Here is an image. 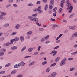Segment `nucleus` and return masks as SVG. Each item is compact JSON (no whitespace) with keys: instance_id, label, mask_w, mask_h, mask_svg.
<instances>
[{"instance_id":"10","label":"nucleus","mask_w":77,"mask_h":77,"mask_svg":"<svg viewBox=\"0 0 77 77\" xmlns=\"http://www.w3.org/2000/svg\"><path fill=\"white\" fill-rule=\"evenodd\" d=\"M34 64H35V62L32 61L29 64V66H32V65H33Z\"/></svg>"},{"instance_id":"32","label":"nucleus","mask_w":77,"mask_h":77,"mask_svg":"<svg viewBox=\"0 0 77 77\" xmlns=\"http://www.w3.org/2000/svg\"><path fill=\"white\" fill-rule=\"evenodd\" d=\"M17 32H12L11 34L12 36H14V35H15L16 34H17Z\"/></svg>"},{"instance_id":"40","label":"nucleus","mask_w":77,"mask_h":77,"mask_svg":"<svg viewBox=\"0 0 77 77\" xmlns=\"http://www.w3.org/2000/svg\"><path fill=\"white\" fill-rule=\"evenodd\" d=\"M73 59H74V58L70 57V58H69L68 59V60L70 61V60H73Z\"/></svg>"},{"instance_id":"21","label":"nucleus","mask_w":77,"mask_h":77,"mask_svg":"<svg viewBox=\"0 0 77 77\" xmlns=\"http://www.w3.org/2000/svg\"><path fill=\"white\" fill-rule=\"evenodd\" d=\"M48 6L47 4H46L44 10L45 11H47V9H48Z\"/></svg>"},{"instance_id":"39","label":"nucleus","mask_w":77,"mask_h":77,"mask_svg":"<svg viewBox=\"0 0 77 77\" xmlns=\"http://www.w3.org/2000/svg\"><path fill=\"white\" fill-rule=\"evenodd\" d=\"M28 6L32 7L33 6V4L32 3H29L27 5Z\"/></svg>"},{"instance_id":"27","label":"nucleus","mask_w":77,"mask_h":77,"mask_svg":"<svg viewBox=\"0 0 77 77\" xmlns=\"http://www.w3.org/2000/svg\"><path fill=\"white\" fill-rule=\"evenodd\" d=\"M60 59V57H57L56 58L55 60V62H58V61Z\"/></svg>"},{"instance_id":"2","label":"nucleus","mask_w":77,"mask_h":77,"mask_svg":"<svg viewBox=\"0 0 77 77\" xmlns=\"http://www.w3.org/2000/svg\"><path fill=\"white\" fill-rule=\"evenodd\" d=\"M57 51H53L51 52L50 54H53L52 56L53 57H54V56H55L56 54H57Z\"/></svg>"},{"instance_id":"23","label":"nucleus","mask_w":77,"mask_h":77,"mask_svg":"<svg viewBox=\"0 0 77 77\" xmlns=\"http://www.w3.org/2000/svg\"><path fill=\"white\" fill-rule=\"evenodd\" d=\"M20 40L21 42H23L24 40V37L23 36H21L20 37Z\"/></svg>"},{"instance_id":"61","label":"nucleus","mask_w":77,"mask_h":77,"mask_svg":"<svg viewBox=\"0 0 77 77\" xmlns=\"http://www.w3.org/2000/svg\"><path fill=\"white\" fill-rule=\"evenodd\" d=\"M74 48H77V44H75L74 46Z\"/></svg>"},{"instance_id":"14","label":"nucleus","mask_w":77,"mask_h":77,"mask_svg":"<svg viewBox=\"0 0 77 77\" xmlns=\"http://www.w3.org/2000/svg\"><path fill=\"white\" fill-rule=\"evenodd\" d=\"M29 52H32L33 51V48H30L28 50Z\"/></svg>"},{"instance_id":"48","label":"nucleus","mask_w":77,"mask_h":77,"mask_svg":"<svg viewBox=\"0 0 77 77\" xmlns=\"http://www.w3.org/2000/svg\"><path fill=\"white\" fill-rule=\"evenodd\" d=\"M37 16V14H34L32 15V17H36Z\"/></svg>"},{"instance_id":"37","label":"nucleus","mask_w":77,"mask_h":77,"mask_svg":"<svg viewBox=\"0 0 77 77\" xmlns=\"http://www.w3.org/2000/svg\"><path fill=\"white\" fill-rule=\"evenodd\" d=\"M74 14H72L70 16H69V18H72V17H73V16H74Z\"/></svg>"},{"instance_id":"11","label":"nucleus","mask_w":77,"mask_h":77,"mask_svg":"<svg viewBox=\"0 0 77 77\" xmlns=\"http://www.w3.org/2000/svg\"><path fill=\"white\" fill-rule=\"evenodd\" d=\"M26 49V46H24L23 47L21 50V52H23Z\"/></svg>"},{"instance_id":"44","label":"nucleus","mask_w":77,"mask_h":77,"mask_svg":"<svg viewBox=\"0 0 77 77\" xmlns=\"http://www.w3.org/2000/svg\"><path fill=\"white\" fill-rule=\"evenodd\" d=\"M11 6V4H8L6 5V7L7 8H9L10 6Z\"/></svg>"},{"instance_id":"9","label":"nucleus","mask_w":77,"mask_h":77,"mask_svg":"<svg viewBox=\"0 0 77 77\" xmlns=\"http://www.w3.org/2000/svg\"><path fill=\"white\" fill-rule=\"evenodd\" d=\"M33 21H35V22H38L39 21V20L38 18L36 17H34L33 18Z\"/></svg>"},{"instance_id":"7","label":"nucleus","mask_w":77,"mask_h":77,"mask_svg":"<svg viewBox=\"0 0 77 77\" xmlns=\"http://www.w3.org/2000/svg\"><path fill=\"white\" fill-rule=\"evenodd\" d=\"M18 48L17 46H13L11 48V49L13 50H17Z\"/></svg>"},{"instance_id":"30","label":"nucleus","mask_w":77,"mask_h":77,"mask_svg":"<svg viewBox=\"0 0 77 77\" xmlns=\"http://www.w3.org/2000/svg\"><path fill=\"white\" fill-rule=\"evenodd\" d=\"M69 27L70 29H72V30H74L75 29V28L72 26H69Z\"/></svg>"},{"instance_id":"57","label":"nucleus","mask_w":77,"mask_h":77,"mask_svg":"<svg viewBox=\"0 0 77 77\" xmlns=\"http://www.w3.org/2000/svg\"><path fill=\"white\" fill-rule=\"evenodd\" d=\"M13 1L14 0H9L8 1V2H9V3H12V2H13Z\"/></svg>"},{"instance_id":"18","label":"nucleus","mask_w":77,"mask_h":77,"mask_svg":"<svg viewBox=\"0 0 77 77\" xmlns=\"http://www.w3.org/2000/svg\"><path fill=\"white\" fill-rule=\"evenodd\" d=\"M27 34L28 35H31L32 34V31H29L27 32Z\"/></svg>"},{"instance_id":"19","label":"nucleus","mask_w":77,"mask_h":77,"mask_svg":"<svg viewBox=\"0 0 77 77\" xmlns=\"http://www.w3.org/2000/svg\"><path fill=\"white\" fill-rule=\"evenodd\" d=\"M20 64H21V66H24L25 65V63L23 62V61H21L20 62Z\"/></svg>"},{"instance_id":"8","label":"nucleus","mask_w":77,"mask_h":77,"mask_svg":"<svg viewBox=\"0 0 77 77\" xmlns=\"http://www.w3.org/2000/svg\"><path fill=\"white\" fill-rule=\"evenodd\" d=\"M50 3L51 5H54V0H50Z\"/></svg>"},{"instance_id":"28","label":"nucleus","mask_w":77,"mask_h":77,"mask_svg":"<svg viewBox=\"0 0 77 77\" xmlns=\"http://www.w3.org/2000/svg\"><path fill=\"white\" fill-rule=\"evenodd\" d=\"M5 54V52H1L0 53V56H3Z\"/></svg>"},{"instance_id":"59","label":"nucleus","mask_w":77,"mask_h":77,"mask_svg":"<svg viewBox=\"0 0 77 77\" xmlns=\"http://www.w3.org/2000/svg\"><path fill=\"white\" fill-rule=\"evenodd\" d=\"M53 26L54 27H57L58 26L56 24H54V25H53Z\"/></svg>"},{"instance_id":"56","label":"nucleus","mask_w":77,"mask_h":77,"mask_svg":"<svg viewBox=\"0 0 77 77\" xmlns=\"http://www.w3.org/2000/svg\"><path fill=\"white\" fill-rule=\"evenodd\" d=\"M50 41L48 40V41H46V42H45V43L46 44H49V43H50Z\"/></svg>"},{"instance_id":"36","label":"nucleus","mask_w":77,"mask_h":77,"mask_svg":"<svg viewBox=\"0 0 77 77\" xmlns=\"http://www.w3.org/2000/svg\"><path fill=\"white\" fill-rule=\"evenodd\" d=\"M47 62L46 61H45L42 63V65H44L47 64Z\"/></svg>"},{"instance_id":"38","label":"nucleus","mask_w":77,"mask_h":77,"mask_svg":"<svg viewBox=\"0 0 77 77\" xmlns=\"http://www.w3.org/2000/svg\"><path fill=\"white\" fill-rule=\"evenodd\" d=\"M14 41V39H12L11 40V42L10 43H11V44H13V42Z\"/></svg>"},{"instance_id":"29","label":"nucleus","mask_w":77,"mask_h":77,"mask_svg":"<svg viewBox=\"0 0 77 77\" xmlns=\"http://www.w3.org/2000/svg\"><path fill=\"white\" fill-rule=\"evenodd\" d=\"M38 13L39 14L43 13V11L41 10H38Z\"/></svg>"},{"instance_id":"51","label":"nucleus","mask_w":77,"mask_h":77,"mask_svg":"<svg viewBox=\"0 0 77 77\" xmlns=\"http://www.w3.org/2000/svg\"><path fill=\"white\" fill-rule=\"evenodd\" d=\"M39 53L38 52H35L34 53V55H37Z\"/></svg>"},{"instance_id":"31","label":"nucleus","mask_w":77,"mask_h":77,"mask_svg":"<svg viewBox=\"0 0 77 77\" xmlns=\"http://www.w3.org/2000/svg\"><path fill=\"white\" fill-rule=\"evenodd\" d=\"M1 14L2 15L5 16V15H6V13L4 12H2L1 13Z\"/></svg>"},{"instance_id":"62","label":"nucleus","mask_w":77,"mask_h":77,"mask_svg":"<svg viewBox=\"0 0 77 77\" xmlns=\"http://www.w3.org/2000/svg\"><path fill=\"white\" fill-rule=\"evenodd\" d=\"M4 39H5V37H2L1 38V41H3Z\"/></svg>"},{"instance_id":"1","label":"nucleus","mask_w":77,"mask_h":77,"mask_svg":"<svg viewBox=\"0 0 77 77\" xmlns=\"http://www.w3.org/2000/svg\"><path fill=\"white\" fill-rule=\"evenodd\" d=\"M66 3V5L68 6L67 8V9H69L70 10H72L73 9V7L71 6V4L69 3V0H67V1Z\"/></svg>"},{"instance_id":"58","label":"nucleus","mask_w":77,"mask_h":77,"mask_svg":"<svg viewBox=\"0 0 77 77\" xmlns=\"http://www.w3.org/2000/svg\"><path fill=\"white\" fill-rule=\"evenodd\" d=\"M51 21H55L56 20L54 19H53V18H51L50 19Z\"/></svg>"},{"instance_id":"47","label":"nucleus","mask_w":77,"mask_h":77,"mask_svg":"<svg viewBox=\"0 0 77 77\" xmlns=\"http://www.w3.org/2000/svg\"><path fill=\"white\" fill-rule=\"evenodd\" d=\"M5 71H2L0 72V74H5Z\"/></svg>"},{"instance_id":"15","label":"nucleus","mask_w":77,"mask_h":77,"mask_svg":"<svg viewBox=\"0 0 77 77\" xmlns=\"http://www.w3.org/2000/svg\"><path fill=\"white\" fill-rule=\"evenodd\" d=\"M45 41V39L44 37L42 38L40 40V41L41 42H44Z\"/></svg>"},{"instance_id":"41","label":"nucleus","mask_w":77,"mask_h":77,"mask_svg":"<svg viewBox=\"0 0 77 77\" xmlns=\"http://www.w3.org/2000/svg\"><path fill=\"white\" fill-rule=\"evenodd\" d=\"M56 65V63H53V64H52L50 66L51 67V66H55Z\"/></svg>"},{"instance_id":"60","label":"nucleus","mask_w":77,"mask_h":77,"mask_svg":"<svg viewBox=\"0 0 77 77\" xmlns=\"http://www.w3.org/2000/svg\"><path fill=\"white\" fill-rule=\"evenodd\" d=\"M60 42V40H58V41L56 42V44H58V43H59Z\"/></svg>"},{"instance_id":"46","label":"nucleus","mask_w":77,"mask_h":77,"mask_svg":"<svg viewBox=\"0 0 77 77\" xmlns=\"http://www.w3.org/2000/svg\"><path fill=\"white\" fill-rule=\"evenodd\" d=\"M14 68H18V66L17 64L15 65H14Z\"/></svg>"},{"instance_id":"20","label":"nucleus","mask_w":77,"mask_h":77,"mask_svg":"<svg viewBox=\"0 0 77 77\" xmlns=\"http://www.w3.org/2000/svg\"><path fill=\"white\" fill-rule=\"evenodd\" d=\"M49 38H50V35H48L45 36V40H47V39H48Z\"/></svg>"},{"instance_id":"63","label":"nucleus","mask_w":77,"mask_h":77,"mask_svg":"<svg viewBox=\"0 0 77 77\" xmlns=\"http://www.w3.org/2000/svg\"><path fill=\"white\" fill-rule=\"evenodd\" d=\"M13 6L14 7H17V5L16 4H13Z\"/></svg>"},{"instance_id":"55","label":"nucleus","mask_w":77,"mask_h":77,"mask_svg":"<svg viewBox=\"0 0 77 77\" xmlns=\"http://www.w3.org/2000/svg\"><path fill=\"white\" fill-rule=\"evenodd\" d=\"M67 60V59L66 58H64L62 61L65 62H66V61Z\"/></svg>"},{"instance_id":"26","label":"nucleus","mask_w":77,"mask_h":77,"mask_svg":"<svg viewBox=\"0 0 77 77\" xmlns=\"http://www.w3.org/2000/svg\"><path fill=\"white\" fill-rule=\"evenodd\" d=\"M8 26H9V23H6L3 25V26L5 27H8Z\"/></svg>"},{"instance_id":"50","label":"nucleus","mask_w":77,"mask_h":77,"mask_svg":"<svg viewBox=\"0 0 77 77\" xmlns=\"http://www.w3.org/2000/svg\"><path fill=\"white\" fill-rule=\"evenodd\" d=\"M59 46H57L56 47H55L54 48V50H56V49H57V48H59Z\"/></svg>"},{"instance_id":"64","label":"nucleus","mask_w":77,"mask_h":77,"mask_svg":"<svg viewBox=\"0 0 77 77\" xmlns=\"http://www.w3.org/2000/svg\"><path fill=\"white\" fill-rule=\"evenodd\" d=\"M75 54H76L75 52H73L72 53H71V54H72V55H75Z\"/></svg>"},{"instance_id":"6","label":"nucleus","mask_w":77,"mask_h":77,"mask_svg":"<svg viewBox=\"0 0 77 77\" xmlns=\"http://www.w3.org/2000/svg\"><path fill=\"white\" fill-rule=\"evenodd\" d=\"M20 24H17L15 26V29H20Z\"/></svg>"},{"instance_id":"5","label":"nucleus","mask_w":77,"mask_h":77,"mask_svg":"<svg viewBox=\"0 0 77 77\" xmlns=\"http://www.w3.org/2000/svg\"><path fill=\"white\" fill-rule=\"evenodd\" d=\"M57 75V73L56 72H53L51 74V76H52L53 77H55Z\"/></svg>"},{"instance_id":"49","label":"nucleus","mask_w":77,"mask_h":77,"mask_svg":"<svg viewBox=\"0 0 77 77\" xmlns=\"http://www.w3.org/2000/svg\"><path fill=\"white\" fill-rule=\"evenodd\" d=\"M53 14V16L54 17H56V14H57V12H54Z\"/></svg>"},{"instance_id":"17","label":"nucleus","mask_w":77,"mask_h":77,"mask_svg":"<svg viewBox=\"0 0 77 77\" xmlns=\"http://www.w3.org/2000/svg\"><path fill=\"white\" fill-rule=\"evenodd\" d=\"M17 73V71L15 70H13L11 72V74H15Z\"/></svg>"},{"instance_id":"24","label":"nucleus","mask_w":77,"mask_h":77,"mask_svg":"<svg viewBox=\"0 0 77 77\" xmlns=\"http://www.w3.org/2000/svg\"><path fill=\"white\" fill-rule=\"evenodd\" d=\"M74 70H75V68L72 67L70 69L69 71L70 72L72 71H74Z\"/></svg>"},{"instance_id":"45","label":"nucleus","mask_w":77,"mask_h":77,"mask_svg":"<svg viewBox=\"0 0 77 77\" xmlns=\"http://www.w3.org/2000/svg\"><path fill=\"white\" fill-rule=\"evenodd\" d=\"M36 24H37V25H38V26H41V24H39L38 22H36Z\"/></svg>"},{"instance_id":"3","label":"nucleus","mask_w":77,"mask_h":77,"mask_svg":"<svg viewBox=\"0 0 77 77\" xmlns=\"http://www.w3.org/2000/svg\"><path fill=\"white\" fill-rule=\"evenodd\" d=\"M65 3V1L62 0L61 1V3L60 4V6L61 8H63V5Z\"/></svg>"},{"instance_id":"22","label":"nucleus","mask_w":77,"mask_h":77,"mask_svg":"<svg viewBox=\"0 0 77 77\" xmlns=\"http://www.w3.org/2000/svg\"><path fill=\"white\" fill-rule=\"evenodd\" d=\"M10 65H11V63H8V64H6L5 65V67L6 68V67H9V66Z\"/></svg>"},{"instance_id":"43","label":"nucleus","mask_w":77,"mask_h":77,"mask_svg":"<svg viewBox=\"0 0 77 77\" xmlns=\"http://www.w3.org/2000/svg\"><path fill=\"white\" fill-rule=\"evenodd\" d=\"M38 30L39 31H43L44 29L42 28H40L38 29Z\"/></svg>"},{"instance_id":"33","label":"nucleus","mask_w":77,"mask_h":77,"mask_svg":"<svg viewBox=\"0 0 77 77\" xmlns=\"http://www.w3.org/2000/svg\"><path fill=\"white\" fill-rule=\"evenodd\" d=\"M57 10V8L56 7H55L54 8L53 10V12H56Z\"/></svg>"},{"instance_id":"25","label":"nucleus","mask_w":77,"mask_h":77,"mask_svg":"<svg viewBox=\"0 0 77 77\" xmlns=\"http://www.w3.org/2000/svg\"><path fill=\"white\" fill-rule=\"evenodd\" d=\"M50 70H51V69H50V68L48 67L46 70V71L47 72H49Z\"/></svg>"},{"instance_id":"42","label":"nucleus","mask_w":77,"mask_h":77,"mask_svg":"<svg viewBox=\"0 0 77 77\" xmlns=\"http://www.w3.org/2000/svg\"><path fill=\"white\" fill-rule=\"evenodd\" d=\"M49 9L51 10V9H53V6H52L51 5H50L49 6Z\"/></svg>"},{"instance_id":"13","label":"nucleus","mask_w":77,"mask_h":77,"mask_svg":"<svg viewBox=\"0 0 77 77\" xmlns=\"http://www.w3.org/2000/svg\"><path fill=\"white\" fill-rule=\"evenodd\" d=\"M11 45V43L10 42H8L6 44V45H5V46H8V47H9V46H10V45Z\"/></svg>"},{"instance_id":"53","label":"nucleus","mask_w":77,"mask_h":77,"mask_svg":"<svg viewBox=\"0 0 77 77\" xmlns=\"http://www.w3.org/2000/svg\"><path fill=\"white\" fill-rule=\"evenodd\" d=\"M3 18V16L2 15H0V20H2Z\"/></svg>"},{"instance_id":"34","label":"nucleus","mask_w":77,"mask_h":77,"mask_svg":"<svg viewBox=\"0 0 77 77\" xmlns=\"http://www.w3.org/2000/svg\"><path fill=\"white\" fill-rule=\"evenodd\" d=\"M63 10V9H62V8H60L59 10V13H60V12H62Z\"/></svg>"},{"instance_id":"12","label":"nucleus","mask_w":77,"mask_h":77,"mask_svg":"<svg viewBox=\"0 0 77 77\" xmlns=\"http://www.w3.org/2000/svg\"><path fill=\"white\" fill-rule=\"evenodd\" d=\"M72 37L74 38V37H77V32H75L74 34L72 35Z\"/></svg>"},{"instance_id":"52","label":"nucleus","mask_w":77,"mask_h":77,"mask_svg":"<svg viewBox=\"0 0 77 77\" xmlns=\"http://www.w3.org/2000/svg\"><path fill=\"white\" fill-rule=\"evenodd\" d=\"M36 3L38 5H40V4H41V1H38Z\"/></svg>"},{"instance_id":"54","label":"nucleus","mask_w":77,"mask_h":77,"mask_svg":"<svg viewBox=\"0 0 77 77\" xmlns=\"http://www.w3.org/2000/svg\"><path fill=\"white\" fill-rule=\"evenodd\" d=\"M26 38L27 39H30V36H29V35H27L26 36Z\"/></svg>"},{"instance_id":"4","label":"nucleus","mask_w":77,"mask_h":77,"mask_svg":"<svg viewBox=\"0 0 77 77\" xmlns=\"http://www.w3.org/2000/svg\"><path fill=\"white\" fill-rule=\"evenodd\" d=\"M28 19L30 21H33V18L34 17H33L32 16H29L28 17Z\"/></svg>"},{"instance_id":"35","label":"nucleus","mask_w":77,"mask_h":77,"mask_svg":"<svg viewBox=\"0 0 77 77\" xmlns=\"http://www.w3.org/2000/svg\"><path fill=\"white\" fill-rule=\"evenodd\" d=\"M41 6L39 5L38 7V8H37V11L41 10Z\"/></svg>"},{"instance_id":"16","label":"nucleus","mask_w":77,"mask_h":77,"mask_svg":"<svg viewBox=\"0 0 77 77\" xmlns=\"http://www.w3.org/2000/svg\"><path fill=\"white\" fill-rule=\"evenodd\" d=\"M13 39H14V41H15V42H17V41H18L19 40V38L18 37H15V38Z\"/></svg>"}]
</instances>
